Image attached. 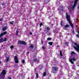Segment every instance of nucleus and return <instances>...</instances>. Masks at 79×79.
<instances>
[{"instance_id":"nucleus-1","label":"nucleus","mask_w":79,"mask_h":79,"mask_svg":"<svg viewBox=\"0 0 79 79\" xmlns=\"http://www.w3.org/2000/svg\"><path fill=\"white\" fill-rule=\"evenodd\" d=\"M66 16L67 20L68 22H69V24H70V26H71L72 29H74V26L73 24L71 23V18H70V15H68V13H66Z\"/></svg>"},{"instance_id":"nucleus-2","label":"nucleus","mask_w":79,"mask_h":79,"mask_svg":"<svg viewBox=\"0 0 79 79\" xmlns=\"http://www.w3.org/2000/svg\"><path fill=\"white\" fill-rule=\"evenodd\" d=\"M59 70V68L57 67H52V73H56L57 71Z\"/></svg>"},{"instance_id":"nucleus-3","label":"nucleus","mask_w":79,"mask_h":79,"mask_svg":"<svg viewBox=\"0 0 79 79\" xmlns=\"http://www.w3.org/2000/svg\"><path fill=\"white\" fill-rule=\"evenodd\" d=\"M74 45L75 46H73V47L74 49L79 52V45L76 43H74Z\"/></svg>"},{"instance_id":"nucleus-4","label":"nucleus","mask_w":79,"mask_h":79,"mask_svg":"<svg viewBox=\"0 0 79 79\" xmlns=\"http://www.w3.org/2000/svg\"><path fill=\"white\" fill-rule=\"evenodd\" d=\"M18 43L19 44H21V45H26V43L24 41L19 40Z\"/></svg>"},{"instance_id":"nucleus-5","label":"nucleus","mask_w":79,"mask_h":79,"mask_svg":"<svg viewBox=\"0 0 79 79\" xmlns=\"http://www.w3.org/2000/svg\"><path fill=\"white\" fill-rule=\"evenodd\" d=\"M14 60L16 63H19V61L18 60V59L17 57V56H15V57L14 58Z\"/></svg>"},{"instance_id":"nucleus-6","label":"nucleus","mask_w":79,"mask_h":79,"mask_svg":"<svg viewBox=\"0 0 79 79\" xmlns=\"http://www.w3.org/2000/svg\"><path fill=\"white\" fill-rule=\"evenodd\" d=\"M44 29L45 30L44 31V32H46L47 30L48 31L50 30V27L48 26H45Z\"/></svg>"},{"instance_id":"nucleus-7","label":"nucleus","mask_w":79,"mask_h":79,"mask_svg":"<svg viewBox=\"0 0 79 79\" xmlns=\"http://www.w3.org/2000/svg\"><path fill=\"white\" fill-rule=\"evenodd\" d=\"M6 74V71L5 70H3L1 74H0V76H1L2 74H3V76H5Z\"/></svg>"},{"instance_id":"nucleus-8","label":"nucleus","mask_w":79,"mask_h":79,"mask_svg":"<svg viewBox=\"0 0 79 79\" xmlns=\"http://www.w3.org/2000/svg\"><path fill=\"white\" fill-rule=\"evenodd\" d=\"M77 2L76 1H75L74 3L73 4V6L72 8L73 9V8H74L75 7H76V5H77Z\"/></svg>"},{"instance_id":"nucleus-9","label":"nucleus","mask_w":79,"mask_h":79,"mask_svg":"<svg viewBox=\"0 0 79 79\" xmlns=\"http://www.w3.org/2000/svg\"><path fill=\"white\" fill-rule=\"evenodd\" d=\"M7 34V32L4 31L3 33H1L0 35V37H2L3 35H5Z\"/></svg>"},{"instance_id":"nucleus-10","label":"nucleus","mask_w":79,"mask_h":79,"mask_svg":"<svg viewBox=\"0 0 79 79\" xmlns=\"http://www.w3.org/2000/svg\"><path fill=\"white\" fill-rule=\"evenodd\" d=\"M39 70H40V71H41V70L43 69V67L42 66V65L41 64L39 66Z\"/></svg>"},{"instance_id":"nucleus-11","label":"nucleus","mask_w":79,"mask_h":79,"mask_svg":"<svg viewBox=\"0 0 79 79\" xmlns=\"http://www.w3.org/2000/svg\"><path fill=\"white\" fill-rule=\"evenodd\" d=\"M7 29V27L5 26L2 28V31H5Z\"/></svg>"},{"instance_id":"nucleus-12","label":"nucleus","mask_w":79,"mask_h":79,"mask_svg":"<svg viewBox=\"0 0 79 79\" xmlns=\"http://www.w3.org/2000/svg\"><path fill=\"white\" fill-rule=\"evenodd\" d=\"M3 42V38H1L0 39V43H2Z\"/></svg>"},{"instance_id":"nucleus-13","label":"nucleus","mask_w":79,"mask_h":79,"mask_svg":"<svg viewBox=\"0 0 79 79\" xmlns=\"http://www.w3.org/2000/svg\"><path fill=\"white\" fill-rule=\"evenodd\" d=\"M69 27V26L68 24H66V25L64 26V28H67V27Z\"/></svg>"},{"instance_id":"nucleus-14","label":"nucleus","mask_w":79,"mask_h":79,"mask_svg":"<svg viewBox=\"0 0 79 79\" xmlns=\"http://www.w3.org/2000/svg\"><path fill=\"white\" fill-rule=\"evenodd\" d=\"M9 59H10V57H6V62L9 61Z\"/></svg>"},{"instance_id":"nucleus-15","label":"nucleus","mask_w":79,"mask_h":79,"mask_svg":"<svg viewBox=\"0 0 79 79\" xmlns=\"http://www.w3.org/2000/svg\"><path fill=\"white\" fill-rule=\"evenodd\" d=\"M60 56H63V54H62V52L61 51H60Z\"/></svg>"},{"instance_id":"nucleus-16","label":"nucleus","mask_w":79,"mask_h":79,"mask_svg":"<svg viewBox=\"0 0 79 79\" xmlns=\"http://www.w3.org/2000/svg\"><path fill=\"white\" fill-rule=\"evenodd\" d=\"M33 61L34 62H36V61H38L39 60L37 59H34Z\"/></svg>"},{"instance_id":"nucleus-17","label":"nucleus","mask_w":79,"mask_h":79,"mask_svg":"<svg viewBox=\"0 0 79 79\" xmlns=\"http://www.w3.org/2000/svg\"><path fill=\"white\" fill-rule=\"evenodd\" d=\"M46 74H47V73L46 72H44L43 73V75L44 76V77H45V76H46Z\"/></svg>"},{"instance_id":"nucleus-18","label":"nucleus","mask_w":79,"mask_h":79,"mask_svg":"<svg viewBox=\"0 0 79 79\" xmlns=\"http://www.w3.org/2000/svg\"><path fill=\"white\" fill-rule=\"evenodd\" d=\"M36 78H39V74L38 73H36Z\"/></svg>"},{"instance_id":"nucleus-19","label":"nucleus","mask_w":79,"mask_h":79,"mask_svg":"<svg viewBox=\"0 0 79 79\" xmlns=\"http://www.w3.org/2000/svg\"><path fill=\"white\" fill-rule=\"evenodd\" d=\"M16 32V35H18V32H19V31L18 30V29L17 30Z\"/></svg>"},{"instance_id":"nucleus-20","label":"nucleus","mask_w":79,"mask_h":79,"mask_svg":"<svg viewBox=\"0 0 79 79\" xmlns=\"http://www.w3.org/2000/svg\"><path fill=\"white\" fill-rule=\"evenodd\" d=\"M30 48H34V46L32 44H31L30 46H29Z\"/></svg>"},{"instance_id":"nucleus-21","label":"nucleus","mask_w":79,"mask_h":79,"mask_svg":"<svg viewBox=\"0 0 79 79\" xmlns=\"http://www.w3.org/2000/svg\"><path fill=\"white\" fill-rule=\"evenodd\" d=\"M53 42H49L48 43V44H49L50 45H52V44H53Z\"/></svg>"},{"instance_id":"nucleus-22","label":"nucleus","mask_w":79,"mask_h":79,"mask_svg":"<svg viewBox=\"0 0 79 79\" xmlns=\"http://www.w3.org/2000/svg\"><path fill=\"white\" fill-rule=\"evenodd\" d=\"M70 62L72 64H74V62H73V61L71 59L70 60Z\"/></svg>"},{"instance_id":"nucleus-23","label":"nucleus","mask_w":79,"mask_h":79,"mask_svg":"<svg viewBox=\"0 0 79 79\" xmlns=\"http://www.w3.org/2000/svg\"><path fill=\"white\" fill-rule=\"evenodd\" d=\"M7 40V38L6 37H5L4 40H3V41L4 42H6Z\"/></svg>"},{"instance_id":"nucleus-24","label":"nucleus","mask_w":79,"mask_h":79,"mask_svg":"<svg viewBox=\"0 0 79 79\" xmlns=\"http://www.w3.org/2000/svg\"><path fill=\"white\" fill-rule=\"evenodd\" d=\"M52 38H47L48 41V40H51Z\"/></svg>"},{"instance_id":"nucleus-25","label":"nucleus","mask_w":79,"mask_h":79,"mask_svg":"<svg viewBox=\"0 0 79 79\" xmlns=\"http://www.w3.org/2000/svg\"><path fill=\"white\" fill-rule=\"evenodd\" d=\"M73 54H76V53H75V52H74V51L71 52V55H73Z\"/></svg>"},{"instance_id":"nucleus-26","label":"nucleus","mask_w":79,"mask_h":79,"mask_svg":"<svg viewBox=\"0 0 79 79\" xmlns=\"http://www.w3.org/2000/svg\"><path fill=\"white\" fill-rule=\"evenodd\" d=\"M10 48L11 49H12V48H14V46H13V45H11L10 46Z\"/></svg>"},{"instance_id":"nucleus-27","label":"nucleus","mask_w":79,"mask_h":79,"mask_svg":"<svg viewBox=\"0 0 79 79\" xmlns=\"http://www.w3.org/2000/svg\"><path fill=\"white\" fill-rule=\"evenodd\" d=\"M70 60H73V61H75V60H76L74 58H73L71 59Z\"/></svg>"},{"instance_id":"nucleus-28","label":"nucleus","mask_w":79,"mask_h":79,"mask_svg":"<svg viewBox=\"0 0 79 79\" xmlns=\"http://www.w3.org/2000/svg\"><path fill=\"white\" fill-rule=\"evenodd\" d=\"M40 27H41L42 26H43V23H40Z\"/></svg>"},{"instance_id":"nucleus-29","label":"nucleus","mask_w":79,"mask_h":79,"mask_svg":"<svg viewBox=\"0 0 79 79\" xmlns=\"http://www.w3.org/2000/svg\"><path fill=\"white\" fill-rule=\"evenodd\" d=\"M51 27H53V24H52L50 25Z\"/></svg>"},{"instance_id":"nucleus-30","label":"nucleus","mask_w":79,"mask_h":79,"mask_svg":"<svg viewBox=\"0 0 79 79\" xmlns=\"http://www.w3.org/2000/svg\"><path fill=\"white\" fill-rule=\"evenodd\" d=\"M24 61H25V60H22V63H24Z\"/></svg>"},{"instance_id":"nucleus-31","label":"nucleus","mask_w":79,"mask_h":79,"mask_svg":"<svg viewBox=\"0 0 79 79\" xmlns=\"http://www.w3.org/2000/svg\"><path fill=\"white\" fill-rule=\"evenodd\" d=\"M42 49H44V50H45V47H44V46H43L42 47Z\"/></svg>"},{"instance_id":"nucleus-32","label":"nucleus","mask_w":79,"mask_h":79,"mask_svg":"<svg viewBox=\"0 0 79 79\" xmlns=\"http://www.w3.org/2000/svg\"><path fill=\"white\" fill-rule=\"evenodd\" d=\"M3 20V18L0 19V21H2V20Z\"/></svg>"},{"instance_id":"nucleus-33","label":"nucleus","mask_w":79,"mask_h":79,"mask_svg":"<svg viewBox=\"0 0 79 79\" xmlns=\"http://www.w3.org/2000/svg\"><path fill=\"white\" fill-rule=\"evenodd\" d=\"M76 35H77V37H79V35H78L77 34Z\"/></svg>"},{"instance_id":"nucleus-34","label":"nucleus","mask_w":79,"mask_h":79,"mask_svg":"<svg viewBox=\"0 0 79 79\" xmlns=\"http://www.w3.org/2000/svg\"><path fill=\"white\" fill-rule=\"evenodd\" d=\"M5 3H3L2 4V5H3V6H4L5 5Z\"/></svg>"},{"instance_id":"nucleus-35","label":"nucleus","mask_w":79,"mask_h":79,"mask_svg":"<svg viewBox=\"0 0 79 79\" xmlns=\"http://www.w3.org/2000/svg\"><path fill=\"white\" fill-rule=\"evenodd\" d=\"M10 24H13V23H12V22H10Z\"/></svg>"},{"instance_id":"nucleus-36","label":"nucleus","mask_w":79,"mask_h":79,"mask_svg":"<svg viewBox=\"0 0 79 79\" xmlns=\"http://www.w3.org/2000/svg\"><path fill=\"white\" fill-rule=\"evenodd\" d=\"M73 34H74V31H73L72 32Z\"/></svg>"},{"instance_id":"nucleus-37","label":"nucleus","mask_w":79,"mask_h":79,"mask_svg":"<svg viewBox=\"0 0 79 79\" xmlns=\"http://www.w3.org/2000/svg\"><path fill=\"white\" fill-rule=\"evenodd\" d=\"M61 11H64V9H63V8L62 9H61Z\"/></svg>"},{"instance_id":"nucleus-38","label":"nucleus","mask_w":79,"mask_h":79,"mask_svg":"<svg viewBox=\"0 0 79 79\" xmlns=\"http://www.w3.org/2000/svg\"><path fill=\"white\" fill-rule=\"evenodd\" d=\"M60 25L62 26H63V24H62V22H61L60 23Z\"/></svg>"},{"instance_id":"nucleus-39","label":"nucleus","mask_w":79,"mask_h":79,"mask_svg":"<svg viewBox=\"0 0 79 79\" xmlns=\"http://www.w3.org/2000/svg\"><path fill=\"white\" fill-rule=\"evenodd\" d=\"M8 79H12L11 78V77H8Z\"/></svg>"},{"instance_id":"nucleus-40","label":"nucleus","mask_w":79,"mask_h":79,"mask_svg":"<svg viewBox=\"0 0 79 79\" xmlns=\"http://www.w3.org/2000/svg\"><path fill=\"white\" fill-rule=\"evenodd\" d=\"M44 42H43V41H42V40L41 41V44H43V43Z\"/></svg>"},{"instance_id":"nucleus-41","label":"nucleus","mask_w":79,"mask_h":79,"mask_svg":"<svg viewBox=\"0 0 79 79\" xmlns=\"http://www.w3.org/2000/svg\"><path fill=\"white\" fill-rule=\"evenodd\" d=\"M57 48H59V45H57Z\"/></svg>"},{"instance_id":"nucleus-42","label":"nucleus","mask_w":79,"mask_h":79,"mask_svg":"<svg viewBox=\"0 0 79 79\" xmlns=\"http://www.w3.org/2000/svg\"><path fill=\"white\" fill-rule=\"evenodd\" d=\"M30 34L31 35H32V32H30Z\"/></svg>"},{"instance_id":"nucleus-43","label":"nucleus","mask_w":79,"mask_h":79,"mask_svg":"<svg viewBox=\"0 0 79 79\" xmlns=\"http://www.w3.org/2000/svg\"><path fill=\"white\" fill-rule=\"evenodd\" d=\"M63 58L64 60V59H65V57H63Z\"/></svg>"},{"instance_id":"nucleus-44","label":"nucleus","mask_w":79,"mask_h":79,"mask_svg":"<svg viewBox=\"0 0 79 79\" xmlns=\"http://www.w3.org/2000/svg\"><path fill=\"white\" fill-rule=\"evenodd\" d=\"M27 53H29V52H27Z\"/></svg>"},{"instance_id":"nucleus-45","label":"nucleus","mask_w":79,"mask_h":79,"mask_svg":"<svg viewBox=\"0 0 79 79\" xmlns=\"http://www.w3.org/2000/svg\"><path fill=\"white\" fill-rule=\"evenodd\" d=\"M77 32L78 33V32H79V31H77Z\"/></svg>"},{"instance_id":"nucleus-46","label":"nucleus","mask_w":79,"mask_h":79,"mask_svg":"<svg viewBox=\"0 0 79 79\" xmlns=\"http://www.w3.org/2000/svg\"><path fill=\"white\" fill-rule=\"evenodd\" d=\"M12 23H14V21H12Z\"/></svg>"},{"instance_id":"nucleus-47","label":"nucleus","mask_w":79,"mask_h":79,"mask_svg":"<svg viewBox=\"0 0 79 79\" xmlns=\"http://www.w3.org/2000/svg\"><path fill=\"white\" fill-rule=\"evenodd\" d=\"M1 64V61H0V64Z\"/></svg>"},{"instance_id":"nucleus-48","label":"nucleus","mask_w":79,"mask_h":79,"mask_svg":"<svg viewBox=\"0 0 79 79\" xmlns=\"http://www.w3.org/2000/svg\"><path fill=\"white\" fill-rule=\"evenodd\" d=\"M74 35V33L73 34V35Z\"/></svg>"}]
</instances>
